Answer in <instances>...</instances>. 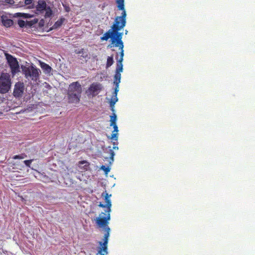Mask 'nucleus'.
<instances>
[{
    "instance_id": "27",
    "label": "nucleus",
    "mask_w": 255,
    "mask_h": 255,
    "mask_svg": "<svg viewBox=\"0 0 255 255\" xmlns=\"http://www.w3.org/2000/svg\"><path fill=\"white\" fill-rule=\"evenodd\" d=\"M45 13L44 14V16L45 18L50 17L52 14V11L50 8V7H47L45 10Z\"/></svg>"
},
{
    "instance_id": "9",
    "label": "nucleus",
    "mask_w": 255,
    "mask_h": 255,
    "mask_svg": "<svg viewBox=\"0 0 255 255\" xmlns=\"http://www.w3.org/2000/svg\"><path fill=\"white\" fill-rule=\"evenodd\" d=\"M24 86L23 83L17 82L15 84L13 90V96L16 98L21 97L23 93Z\"/></svg>"
},
{
    "instance_id": "13",
    "label": "nucleus",
    "mask_w": 255,
    "mask_h": 255,
    "mask_svg": "<svg viewBox=\"0 0 255 255\" xmlns=\"http://www.w3.org/2000/svg\"><path fill=\"white\" fill-rule=\"evenodd\" d=\"M102 195L103 196L105 197V200L106 203L107 208L106 212H111V208L112 207V203H111V201L110 199V197L111 196V195H109L108 194V193L105 192V193H103Z\"/></svg>"
},
{
    "instance_id": "2",
    "label": "nucleus",
    "mask_w": 255,
    "mask_h": 255,
    "mask_svg": "<svg viewBox=\"0 0 255 255\" xmlns=\"http://www.w3.org/2000/svg\"><path fill=\"white\" fill-rule=\"evenodd\" d=\"M22 73L26 79L36 82L39 77V70L35 66H24L22 67Z\"/></svg>"
},
{
    "instance_id": "6",
    "label": "nucleus",
    "mask_w": 255,
    "mask_h": 255,
    "mask_svg": "<svg viewBox=\"0 0 255 255\" xmlns=\"http://www.w3.org/2000/svg\"><path fill=\"white\" fill-rule=\"evenodd\" d=\"M103 86L101 84L98 82H94L91 84L86 91L88 96H92L93 97L96 96L102 90Z\"/></svg>"
},
{
    "instance_id": "38",
    "label": "nucleus",
    "mask_w": 255,
    "mask_h": 255,
    "mask_svg": "<svg viewBox=\"0 0 255 255\" xmlns=\"http://www.w3.org/2000/svg\"><path fill=\"white\" fill-rule=\"evenodd\" d=\"M83 52H84V49H83V48H82V49H80V50H79V51H78V52H77L76 53H77V54H83Z\"/></svg>"
},
{
    "instance_id": "17",
    "label": "nucleus",
    "mask_w": 255,
    "mask_h": 255,
    "mask_svg": "<svg viewBox=\"0 0 255 255\" xmlns=\"http://www.w3.org/2000/svg\"><path fill=\"white\" fill-rule=\"evenodd\" d=\"M41 67L45 74H49L52 70L51 67L49 65L45 63H41Z\"/></svg>"
},
{
    "instance_id": "20",
    "label": "nucleus",
    "mask_w": 255,
    "mask_h": 255,
    "mask_svg": "<svg viewBox=\"0 0 255 255\" xmlns=\"http://www.w3.org/2000/svg\"><path fill=\"white\" fill-rule=\"evenodd\" d=\"M15 1L14 0H0V5H6L7 4L12 5L14 8Z\"/></svg>"
},
{
    "instance_id": "34",
    "label": "nucleus",
    "mask_w": 255,
    "mask_h": 255,
    "mask_svg": "<svg viewBox=\"0 0 255 255\" xmlns=\"http://www.w3.org/2000/svg\"><path fill=\"white\" fill-rule=\"evenodd\" d=\"M18 24L20 27H23L25 25V21L22 20H18Z\"/></svg>"
},
{
    "instance_id": "4",
    "label": "nucleus",
    "mask_w": 255,
    "mask_h": 255,
    "mask_svg": "<svg viewBox=\"0 0 255 255\" xmlns=\"http://www.w3.org/2000/svg\"><path fill=\"white\" fill-rule=\"evenodd\" d=\"M11 84L10 75L7 73L2 74L0 77V93H7L10 89Z\"/></svg>"
},
{
    "instance_id": "7",
    "label": "nucleus",
    "mask_w": 255,
    "mask_h": 255,
    "mask_svg": "<svg viewBox=\"0 0 255 255\" xmlns=\"http://www.w3.org/2000/svg\"><path fill=\"white\" fill-rule=\"evenodd\" d=\"M117 31L113 33L112 41L111 44L109 45L110 47H118L121 45V47L123 46L124 43L122 41L123 33L119 32Z\"/></svg>"
},
{
    "instance_id": "14",
    "label": "nucleus",
    "mask_w": 255,
    "mask_h": 255,
    "mask_svg": "<svg viewBox=\"0 0 255 255\" xmlns=\"http://www.w3.org/2000/svg\"><path fill=\"white\" fill-rule=\"evenodd\" d=\"M1 20L2 24L4 26L7 27H10L13 23V21L12 20L8 19L6 16H4L3 15L1 16Z\"/></svg>"
},
{
    "instance_id": "23",
    "label": "nucleus",
    "mask_w": 255,
    "mask_h": 255,
    "mask_svg": "<svg viewBox=\"0 0 255 255\" xmlns=\"http://www.w3.org/2000/svg\"><path fill=\"white\" fill-rule=\"evenodd\" d=\"M121 74L120 73H117L116 72V74L114 76V83L116 84V85L119 84V83L121 82Z\"/></svg>"
},
{
    "instance_id": "39",
    "label": "nucleus",
    "mask_w": 255,
    "mask_h": 255,
    "mask_svg": "<svg viewBox=\"0 0 255 255\" xmlns=\"http://www.w3.org/2000/svg\"><path fill=\"white\" fill-rule=\"evenodd\" d=\"M87 56V54H86V55H85V56H83V57H85V58H86Z\"/></svg>"
},
{
    "instance_id": "29",
    "label": "nucleus",
    "mask_w": 255,
    "mask_h": 255,
    "mask_svg": "<svg viewBox=\"0 0 255 255\" xmlns=\"http://www.w3.org/2000/svg\"><path fill=\"white\" fill-rule=\"evenodd\" d=\"M24 6V0H19L17 2H15L14 8L22 7Z\"/></svg>"
},
{
    "instance_id": "37",
    "label": "nucleus",
    "mask_w": 255,
    "mask_h": 255,
    "mask_svg": "<svg viewBox=\"0 0 255 255\" xmlns=\"http://www.w3.org/2000/svg\"><path fill=\"white\" fill-rule=\"evenodd\" d=\"M98 206L100 207H101V208H103L107 207V205L106 204L105 205V204L102 203L101 202L100 203V204L98 205Z\"/></svg>"
},
{
    "instance_id": "24",
    "label": "nucleus",
    "mask_w": 255,
    "mask_h": 255,
    "mask_svg": "<svg viewBox=\"0 0 255 255\" xmlns=\"http://www.w3.org/2000/svg\"><path fill=\"white\" fill-rule=\"evenodd\" d=\"M110 126L112 125H116L117 121V116L115 113H113L112 116H110Z\"/></svg>"
},
{
    "instance_id": "31",
    "label": "nucleus",
    "mask_w": 255,
    "mask_h": 255,
    "mask_svg": "<svg viewBox=\"0 0 255 255\" xmlns=\"http://www.w3.org/2000/svg\"><path fill=\"white\" fill-rule=\"evenodd\" d=\"M101 169L103 170L106 174L110 171L111 169L109 166H106L105 165H102Z\"/></svg>"
},
{
    "instance_id": "5",
    "label": "nucleus",
    "mask_w": 255,
    "mask_h": 255,
    "mask_svg": "<svg viewBox=\"0 0 255 255\" xmlns=\"http://www.w3.org/2000/svg\"><path fill=\"white\" fill-rule=\"evenodd\" d=\"M4 55L5 56L7 62L10 68L11 74L14 75L16 73L19 71V66L18 62L16 58L14 57L12 55L5 53Z\"/></svg>"
},
{
    "instance_id": "8",
    "label": "nucleus",
    "mask_w": 255,
    "mask_h": 255,
    "mask_svg": "<svg viewBox=\"0 0 255 255\" xmlns=\"http://www.w3.org/2000/svg\"><path fill=\"white\" fill-rule=\"evenodd\" d=\"M117 6L120 10H122V15L121 16H117L115 19H118V21L122 22V20L124 19L126 21V12L124 7V0H116Z\"/></svg>"
},
{
    "instance_id": "36",
    "label": "nucleus",
    "mask_w": 255,
    "mask_h": 255,
    "mask_svg": "<svg viewBox=\"0 0 255 255\" xmlns=\"http://www.w3.org/2000/svg\"><path fill=\"white\" fill-rule=\"evenodd\" d=\"M118 142H113V149H118L119 148L118 147Z\"/></svg>"
},
{
    "instance_id": "28",
    "label": "nucleus",
    "mask_w": 255,
    "mask_h": 255,
    "mask_svg": "<svg viewBox=\"0 0 255 255\" xmlns=\"http://www.w3.org/2000/svg\"><path fill=\"white\" fill-rule=\"evenodd\" d=\"M15 14L18 16L22 17L25 18H30V17H32L33 16V15L30 14L25 13L18 12V13H15Z\"/></svg>"
},
{
    "instance_id": "1",
    "label": "nucleus",
    "mask_w": 255,
    "mask_h": 255,
    "mask_svg": "<svg viewBox=\"0 0 255 255\" xmlns=\"http://www.w3.org/2000/svg\"><path fill=\"white\" fill-rule=\"evenodd\" d=\"M110 219V212H102L95 220L97 226L100 228H103L106 231L104 236V242H99L101 247L99 249L98 253L100 255H106L108 254V243L110 232L108 224Z\"/></svg>"
},
{
    "instance_id": "22",
    "label": "nucleus",
    "mask_w": 255,
    "mask_h": 255,
    "mask_svg": "<svg viewBox=\"0 0 255 255\" xmlns=\"http://www.w3.org/2000/svg\"><path fill=\"white\" fill-rule=\"evenodd\" d=\"M123 62L117 61L116 72L121 73L123 70Z\"/></svg>"
},
{
    "instance_id": "25",
    "label": "nucleus",
    "mask_w": 255,
    "mask_h": 255,
    "mask_svg": "<svg viewBox=\"0 0 255 255\" xmlns=\"http://www.w3.org/2000/svg\"><path fill=\"white\" fill-rule=\"evenodd\" d=\"M33 0H24V6L26 5H28L27 7L29 8L33 7Z\"/></svg>"
},
{
    "instance_id": "35",
    "label": "nucleus",
    "mask_w": 255,
    "mask_h": 255,
    "mask_svg": "<svg viewBox=\"0 0 255 255\" xmlns=\"http://www.w3.org/2000/svg\"><path fill=\"white\" fill-rule=\"evenodd\" d=\"M119 91V84L116 85L114 91V97H117V93Z\"/></svg>"
},
{
    "instance_id": "26",
    "label": "nucleus",
    "mask_w": 255,
    "mask_h": 255,
    "mask_svg": "<svg viewBox=\"0 0 255 255\" xmlns=\"http://www.w3.org/2000/svg\"><path fill=\"white\" fill-rule=\"evenodd\" d=\"M114 63V60L113 56H109L107 58L106 68H108L111 67Z\"/></svg>"
},
{
    "instance_id": "3",
    "label": "nucleus",
    "mask_w": 255,
    "mask_h": 255,
    "mask_svg": "<svg viewBox=\"0 0 255 255\" xmlns=\"http://www.w3.org/2000/svg\"><path fill=\"white\" fill-rule=\"evenodd\" d=\"M118 19H115L113 25L112 26V29H110L106 32L103 36L101 37V40L102 41L108 40L110 38L112 39L113 36V33L117 31H119L123 28L126 24V21L123 19L122 22L118 21Z\"/></svg>"
},
{
    "instance_id": "12",
    "label": "nucleus",
    "mask_w": 255,
    "mask_h": 255,
    "mask_svg": "<svg viewBox=\"0 0 255 255\" xmlns=\"http://www.w3.org/2000/svg\"><path fill=\"white\" fill-rule=\"evenodd\" d=\"M78 166L81 172L87 171L90 167V163L86 160H81L78 162Z\"/></svg>"
},
{
    "instance_id": "32",
    "label": "nucleus",
    "mask_w": 255,
    "mask_h": 255,
    "mask_svg": "<svg viewBox=\"0 0 255 255\" xmlns=\"http://www.w3.org/2000/svg\"><path fill=\"white\" fill-rule=\"evenodd\" d=\"M110 159L111 160V161L110 162V163L111 164V163L114 161V157L115 156V152L112 149L110 150Z\"/></svg>"
},
{
    "instance_id": "21",
    "label": "nucleus",
    "mask_w": 255,
    "mask_h": 255,
    "mask_svg": "<svg viewBox=\"0 0 255 255\" xmlns=\"http://www.w3.org/2000/svg\"><path fill=\"white\" fill-rule=\"evenodd\" d=\"M118 99L117 97H113L110 102V107L111 108V110L114 112V106L116 103L118 101Z\"/></svg>"
},
{
    "instance_id": "33",
    "label": "nucleus",
    "mask_w": 255,
    "mask_h": 255,
    "mask_svg": "<svg viewBox=\"0 0 255 255\" xmlns=\"http://www.w3.org/2000/svg\"><path fill=\"white\" fill-rule=\"evenodd\" d=\"M33 161V159L26 160L23 161L25 165L28 167H30L31 162Z\"/></svg>"
},
{
    "instance_id": "18",
    "label": "nucleus",
    "mask_w": 255,
    "mask_h": 255,
    "mask_svg": "<svg viewBox=\"0 0 255 255\" xmlns=\"http://www.w3.org/2000/svg\"><path fill=\"white\" fill-rule=\"evenodd\" d=\"M124 45L122 47H121V45L118 46V47H119V49L120 50V58H118V55H117L116 56V59L117 60V61L120 62H123V58L124 56Z\"/></svg>"
},
{
    "instance_id": "10",
    "label": "nucleus",
    "mask_w": 255,
    "mask_h": 255,
    "mask_svg": "<svg viewBox=\"0 0 255 255\" xmlns=\"http://www.w3.org/2000/svg\"><path fill=\"white\" fill-rule=\"evenodd\" d=\"M82 91V87L79 82H74L70 84L68 90V92L77 94H81Z\"/></svg>"
},
{
    "instance_id": "19",
    "label": "nucleus",
    "mask_w": 255,
    "mask_h": 255,
    "mask_svg": "<svg viewBox=\"0 0 255 255\" xmlns=\"http://www.w3.org/2000/svg\"><path fill=\"white\" fill-rule=\"evenodd\" d=\"M64 20L65 19L63 18H61L60 19H58L53 25L52 29H56L60 27L63 24Z\"/></svg>"
},
{
    "instance_id": "30",
    "label": "nucleus",
    "mask_w": 255,
    "mask_h": 255,
    "mask_svg": "<svg viewBox=\"0 0 255 255\" xmlns=\"http://www.w3.org/2000/svg\"><path fill=\"white\" fill-rule=\"evenodd\" d=\"M27 157L25 153H22L19 155H16L13 156L12 158L14 159H22Z\"/></svg>"
},
{
    "instance_id": "15",
    "label": "nucleus",
    "mask_w": 255,
    "mask_h": 255,
    "mask_svg": "<svg viewBox=\"0 0 255 255\" xmlns=\"http://www.w3.org/2000/svg\"><path fill=\"white\" fill-rule=\"evenodd\" d=\"M47 4L45 1L39 0L38 1V4L36 5V10L37 11H42L44 10L47 7Z\"/></svg>"
},
{
    "instance_id": "11",
    "label": "nucleus",
    "mask_w": 255,
    "mask_h": 255,
    "mask_svg": "<svg viewBox=\"0 0 255 255\" xmlns=\"http://www.w3.org/2000/svg\"><path fill=\"white\" fill-rule=\"evenodd\" d=\"M81 94H77L73 93L68 92V98L69 103H78L80 101V99Z\"/></svg>"
},
{
    "instance_id": "16",
    "label": "nucleus",
    "mask_w": 255,
    "mask_h": 255,
    "mask_svg": "<svg viewBox=\"0 0 255 255\" xmlns=\"http://www.w3.org/2000/svg\"><path fill=\"white\" fill-rule=\"evenodd\" d=\"M114 128V130L113 131V133L110 137L111 139L115 140L116 141L118 140V127L116 125H112Z\"/></svg>"
}]
</instances>
